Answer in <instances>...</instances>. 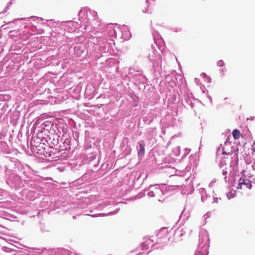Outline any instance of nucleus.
<instances>
[{"label": "nucleus", "instance_id": "f257e3e1", "mask_svg": "<svg viewBox=\"0 0 255 255\" xmlns=\"http://www.w3.org/2000/svg\"><path fill=\"white\" fill-rule=\"evenodd\" d=\"M239 150L236 147L231 146V142L230 138H228L225 142V146L223 147L222 154L228 155H234L237 156V152Z\"/></svg>", "mask_w": 255, "mask_h": 255}, {"label": "nucleus", "instance_id": "f03ea898", "mask_svg": "<svg viewBox=\"0 0 255 255\" xmlns=\"http://www.w3.org/2000/svg\"><path fill=\"white\" fill-rule=\"evenodd\" d=\"M252 187V184L249 180L241 178L239 183L238 185L237 188L241 189H251Z\"/></svg>", "mask_w": 255, "mask_h": 255}, {"label": "nucleus", "instance_id": "7ed1b4c3", "mask_svg": "<svg viewBox=\"0 0 255 255\" xmlns=\"http://www.w3.org/2000/svg\"><path fill=\"white\" fill-rule=\"evenodd\" d=\"M232 134L235 139H238L240 137L241 132L238 129H235L233 130Z\"/></svg>", "mask_w": 255, "mask_h": 255}, {"label": "nucleus", "instance_id": "20e7f679", "mask_svg": "<svg viewBox=\"0 0 255 255\" xmlns=\"http://www.w3.org/2000/svg\"><path fill=\"white\" fill-rule=\"evenodd\" d=\"M139 145L140 147V149L138 151V155L139 156H142L144 154V150H145L144 146L143 144L140 143H139Z\"/></svg>", "mask_w": 255, "mask_h": 255}, {"label": "nucleus", "instance_id": "39448f33", "mask_svg": "<svg viewBox=\"0 0 255 255\" xmlns=\"http://www.w3.org/2000/svg\"><path fill=\"white\" fill-rule=\"evenodd\" d=\"M235 191H230L228 194L227 196L229 198H231L234 196Z\"/></svg>", "mask_w": 255, "mask_h": 255}, {"label": "nucleus", "instance_id": "423d86ee", "mask_svg": "<svg viewBox=\"0 0 255 255\" xmlns=\"http://www.w3.org/2000/svg\"><path fill=\"white\" fill-rule=\"evenodd\" d=\"M224 65H225V63H224V61L222 60H220L218 62V65L219 66L222 67V66H224Z\"/></svg>", "mask_w": 255, "mask_h": 255}, {"label": "nucleus", "instance_id": "0eeeda50", "mask_svg": "<svg viewBox=\"0 0 255 255\" xmlns=\"http://www.w3.org/2000/svg\"><path fill=\"white\" fill-rule=\"evenodd\" d=\"M243 175H244L245 176H247V169L244 170L243 171Z\"/></svg>", "mask_w": 255, "mask_h": 255}, {"label": "nucleus", "instance_id": "6e6552de", "mask_svg": "<svg viewBox=\"0 0 255 255\" xmlns=\"http://www.w3.org/2000/svg\"><path fill=\"white\" fill-rule=\"evenodd\" d=\"M252 149L255 151V142L253 143V145H252Z\"/></svg>", "mask_w": 255, "mask_h": 255}, {"label": "nucleus", "instance_id": "1a4fd4ad", "mask_svg": "<svg viewBox=\"0 0 255 255\" xmlns=\"http://www.w3.org/2000/svg\"><path fill=\"white\" fill-rule=\"evenodd\" d=\"M158 59L159 62L161 63V57H160V56H158Z\"/></svg>", "mask_w": 255, "mask_h": 255}, {"label": "nucleus", "instance_id": "9d476101", "mask_svg": "<svg viewBox=\"0 0 255 255\" xmlns=\"http://www.w3.org/2000/svg\"><path fill=\"white\" fill-rule=\"evenodd\" d=\"M92 216L94 217H96L97 216L96 215H92Z\"/></svg>", "mask_w": 255, "mask_h": 255}]
</instances>
